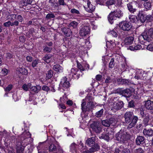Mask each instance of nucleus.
<instances>
[{"mask_svg": "<svg viewBox=\"0 0 153 153\" xmlns=\"http://www.w3.org/2000/svg\"><path fill=\"white\" fill-rule=\"evenodd\" d=\"M116 0H108L106 2V4L108 5H111L115 4Z\"/></svg>", "mask_w": 153, "mask_h": 153, "instance_id": "42", "label": "nucleus"}, {"mask_svg": "<svg viewBox=\"0 0 153 153\" xmlns=\"http://www.w3.org/2000/svg\"><path fill=\"white\" fill-rule=\"evenodd\" d=\"M109 33L112 34V35L115 37H117V34L116 32L113 30L111 31Z\"/></svg>", "mask_w": 153, "mask_h": 153, "instance_id": "54", "label": "nucleus"}, {"mask_svg": "<svg viewBox=\"0 0 153 153\" xmlns=\"http://www.w3.org/2000/svg\"><path fill=\"white\" fill-rule=\"evenodd\" d=\"M79 147L81 149V151L82 152L83 151L84 149H85L86 147H84L83 143L81 142L79 144Z\"/></svg>", "mask_w": 153, "mask_h": 153, "instance_id": "60", "label": "nucleus"}, {"mask_svg": "<svg viewBox=\"0 0 153 153\" xmlns=\"http://www.w3.org/2000/svg\"><path fill=\"white\" fill-rule=\"evenodd\" d=\"M52 49V48H49L48 47L46 46L44 48L43 51L45 52L48 53L51 52Z\"/></svg>", "mask_w": 153, "mask_h": 153, "instance_id": "49", "label": "nucleus"}, {"mask_svg": "<svg viewBox=\"0 0 153 153\" xmlns=\"http://www.w3.org/2000/svg\"><path fill=\"white\" fill-rule=\"evenodd\" d=\"M26 58L28 62H31L33 60L32 57L30 56H27Z\"/></svg>", "mask_w": 153, "mask_h": 153, "instance_id": "62", "label": "nucleus"}, {"mask_svg": "<svg viewBox=\"0 0 153 153\" xmlns=\"http://www.w3.org/2000/svg\"><path fill=\"white\" fill-rule=\"evenodd\" d=\"M2 72L3 74V76H5L7 74V70L5 68L2 69Z\"/></svg>", "mask_w": 153, "mask_h": 153, "instance_id": "63", "label": "nucleus"}, {"mask_svg": "<svg viewBox=\"0 0 153 153\" xmlns=\"http://www.w3.org/2000/svg\"><path fill=\"white\" fill-rule=\"evenodd\" d=\"M120 93L126 97H129L131 95V91L128 88L120 90Z\"/></svg>", "mask_w": 153, "mask_h": 153, "instance_id": "9", "label": "nucleus"}, {"mask_svg": "<svg viewBox=\"0 0 153 153\" xmlns=\"http://www.w3.org/2000/svg\"><path fill=\"white\" fill-rule=\"evenodd\" d=\"M57 148L56 146L54 144H51L49 147V151L50 152L56 151Z\"/></svg>", "mask_w": 153, "mask_h": 153, "instance_id": "38", "label": "nucleus"}, {"mask_svg": "<svg viewBox=\"0 0 153 153\" xmlns=\"http://www.w3.org/2000/svg\"><path fill=\"white\" fill-rule=\"evenodd\" d=\"M144 135L146 137H151L153 136V130L151 129H144L143 131Z\"/></svg>", "mask_w": 153, "mask_h": 153, "instance_id": "13", "label": "nucleus"}, {"mask_svg": "<svg viewBox=\"0 0 153 153\" xmlns=\"http://www.w3.org/2000/svg\"><path fill=\"white\" fill-rule=\"evenodd\" d=\"M78 25V23L75 21H74L71 22L69 25L70 27H72L73 28H76Z\"/></svg>", "mask_w": 153, "mask_h": 153, "instance_id": "41", "label": "nucleus"}, {"mask_svg": "<svg viewBox=\"0 0 153 153\" xmlns=\"http://www.w3.org/2000/svg\"><path fill=\"white\" fill-rule=\"evenodd\" d=\"M124 131L120 130V131L117 133L115 135V137L117 139L118 141H121L122 136L123 135V132Z\"/></svg>", "mask_w": 153, "mask_h": 153, "instance_id": "22", "label": "nucleus"}, {"mask_svg": "<svg viewBox=\"0 0 153 153\" xmlns=\"http://www.w3.org/2000/svg\"><path fill=\"white\" fill-rule=\"evenodd\" d=\"M18 71L23 74L26 75L28 74L27 70L24 68H19L18 69Z\"/></svg>", "mask_w": 153, "mask_h": 153, "instance_id": "34", "label": "nucleus"}, {"mask_svg": "<svg viewBox=\"0 0 153 153\" xmlns=\"http://www.w3.org/2000/svg\"><path fill=\"white\" fill-rule=\"evenodd\" d=\"M81 104L82 109L83 111H89L92 110L95 106L94 103L92 102H88L87 105L85 106L86 103L84 102V100H82Z\"/></svg>", "mask_w": 153, "mask_h": 153, "instance_id": "5", "label": "nucleus"}, {"mask_svg": "<svg viewBox=\"0 0 153 153\" xmlns=\"http://www.w3.org/2000/svg\"><path fill=\"white\" fill-rule=\"evenodd\" d=\"M110 125H111L113 126H115L116 124H117L118 122L117 119L114 117H113L108 119Z\"/></svg>", "mask_w": 153, "mask_h": 153, "instance_id": "21", "label": "nucleus"}, {"mask_svg": "<svg viewBox=\"0 0 153 153\" xmlns=\"http://www.w3.org/2000/svg\"><path fill=\"white\" fill-rule=\"evenodd\" d=\"M61 31L67 36H70L72 35V31L70 29L66 27H63L61 28Z\"/></svg>", "mask_w": 153, "mask_h": 153, "instance_id": "14", "label": "nucleus"}, {"mask_svg": "<svg viewBox=\"0 0 153 153\" xmlns=\"http://www.w3.org/2000/svg\"><path fill=\"white\" fill-rule=\"evenodd\" d=\"M100 139H103L105 140L108 141L109 140V135L108 134L104 133L101 134L99 137Z\"/></svg>", "mask_w": 153, "mask_h": 153, "instance_id": "29", "label": "nucleus"}, {"mask_svg": "<svg viewBox=\"0 0 153 153\" xmlns=\"http://www.w3.org/2000/svg\"><path fill=\"white\" fill-rule=\"evenodd\" d=\"M117 82L119 84L126 85H130L131 84V82L128 80L121 78L118 79Z\"/></svg>", "mask_w": 153, "mask_h": 153, "instance_id": "12", "label": "nucleus"}, {"mask_svg": "<svg viewBox=\"0 0 153 153\" xmlns=\"http://www.w3.org/2000/svg\"><path fill=\"white\" fill-rule=\"evenodd\" d=\"M117 18L114 12H112L108 15V20L110 23L112 24L113 22V21L116 20Z\"/></svg>", "mask_w": 153, "mask_h": 153, "instance_id": "16", "label": "nucleus"}, {"mask_svg": "<svg viewBox=\"0 0 153 153\" xmlns=\"http://www.w3.org/2000/svg\"><path fill=\"white\" fill-rule=\"evenodd\" d=\"M91 127L96 133H100L102 130L100 124L98 122H94L91 124Z\"/></svg>", "mask_w": 153, "mask_h": 153, "instance_id": "6", "label": "nucleus"}, {"mask_svg": "<svg viewBox=\"0 0 153 153\" xmlns=\"http://www.w3.org/2000/svg\"><path fill=\"white\" fill-rule=\"evenodd\" d=\"M16 15L13 14H11L10 15V21H14L16 18Z\"/></svg>", "mask_w": 153, "mask_h": 153, "instance_id": "52", "label": "nucleus"}, {"mask_svg": "<svg viewBox=\"0 0 153 153\" xmlns=\"http://www.w3.org/2000/svg\"><path fill=\"white\" fill-rule=\"evenodd\" d=\"M119 27L124 31H129L132 29V25L130 22L124 21L119 23Z\"/></svg>", "mask_w": 153, "mask_h": 153, "instance_id": "4", "label": "nucleus"}, {"mask_svg": "<svg viewBox=\"0 0 153 153\" xmlns=\"http://www.w3.org/2000/svg\"><path fill=\"white\" fill-rule=\"evenodd\" d=\"M53 69L56 71L61 72L62 71L63 68L60 65H56L53 67Z\"/></svg>", "mask_w": 153, "mask_h": 153, "instance_id": "30", "label": "nucleus"}, {"mask_svg": "<svg viewBox=\"0 0 153 153\" xmlns=\"http://www.w3.org/2000/svg\"><path fill=\"white\" fill-rule=\"evenodd\" d=\"M114 58H112L109 64V67L110 68H113L114 66Z\"/></svg>", "mask_w": 153, "mask_h": 153, "instance_id": "45", "label": "nucleus"}, {"mask_svg": "<svg viewBox=\"0 0 153 153\" xmlns=\"http://www.w3.org/2000/svg\"><path fill=\"white\" fill-rule=\"evenodd\" d=\"M123 135L122 136L121 141L126 140L127 139L130 138V135L126 131H124L123 134Z\"/></svg>", "mask_w": 153, "mask_h": 153, "instance_id": "25", "label": "nucleus"}, {"mask_svg": "<svg viewBox=\"0 0 153 153\" xmlns=\"http://www.w3.org/2000/svg\"><path fill=\"white\" fill-rule=\"evenodd\" d=\"M16 146L17 153H23L24 147L22 145L21 143L19 142L17 143Z\"/></svg>", "mask_w": 153, "mask_h": 153, "instance_id": "15", "label": "nucleus"}, {"mask_svg": "<svg viewBox=\"0 0 153 153\" xmlns=\"http://www.w3.org/2000/svg\"><path fill=\"white\" fill-rule=\"evenodd\" d=\"M133 152L134 153H144V151L141 148H140L134 150Z\"/></svg>", "mask_w": 153, "mask_h": 153, "instance_id": "48", "label": "nucleus"}, {"mask_svg": "<svg viewBox=\"0 0 153 153\" xmlns=\"http://www.w3.org/2000/svg\"><path fill=\"white\" fill-rule=\"evenodd\" d=\"M128 106L130 108L134 106V102L133 100H131L128 102Z\"/></svg>", "mask_w": 153, "mask_h": 153, "instance_id": "58", "label": "nucleus"}, {"mask_svg": "<svg viewBox=\"0 0 153 153\" xmlns=\"http://www.w3.org/2000/svg\"><path fill=\"white\" fill-rule=\"evenodd\" d=\"M40 63V62L38 59H36L33 60L32 63V66L33 68L37 67L38 64Z\"/></svg>", "mask_w": 153, "mask_h": 153, "instance_id": "37", "label": "nucleus"}, {"mask_svg": "<svg viewBox=\"0 0 153 153\" xmlns=\"http://www.w3.org/2000/svg\"><path fill=\"white\" fill-rule=\"evenodd\" d=\"M146 108L149 110H153V101L150 100H147L144 104Z\"/></svg>", "mask_w": 153, "mask_h": 153, "instance_id": "10", "label": "nucleus"}, {"mask_svg": "<svg viewBox=\"0 0 153 153\" xmlns=\"http://www.w3.org/2000/svg\"><path fill=\"white\" fill-rule=\"evenodd\" d=\"M100 149V146L97 144H96L95 145L90 148L89 150L91 152L93 153L95 152L98 151Z\"/></svg>", "mask_w": 153, "mask_h": 153, "instance_id": "28", "label": "nucleus"}, {"mask_svg": "<svg viewBox=\"0 0 153 153\" xmlns=\"http://www.w3.org/2000/svg\"><path fill=\"white\" fill-rule=\"evenodd\" d=\"M102 123L103 126L107 127H109L110 125L108 119L102 120Z\"/></svg>", "mask_w": 153, "mask_h": 153, "instance_id": "35", "label": "nucleus"}, {"mask_svg": "<svg viewBox=\"0 0 153 153\" xmlns=\"http://www.w3.org/2000/svg\"><path fill=\"white\" fill-rule=\"evenodd\" d=\"M114 12L117 18H120L123 16V11L120 9L117 10Z\"/></svg>", "mask_w": 153, "mask_h": 153, "instance_id": "27", "label": "nucleus"}, {"mask_svg": "<svg viewBox=\"0 0 153 153\" xmlns=\"http://www.w3.org/2000/svg\"><path fill=\"white\" fill-rule=\"evenodd\" d=\"M135 3V2H129L127 4L128 10L132 13H134L136 10V9L133 7V5Z\"/></svg>", "mask_w": 153, "mask_h": 153, "instance_id": "17", "label": "nucleus"}, {"mask_svg": "<svg viewBox=\"0 0 153 153\" xmlns=\"http://www.w3.org/2000/svg\"><path fill=\"white\" fill-rule=\"evenodd\" d=\"M89 31L90 28L88 26H82L80 27L79 34L81 36H85L89 33Z\"/></svg>", "mask_w": 153, "mask_h": 153, "instance_id": "7", "label": "nucleus"}, {"mask_svg": "<svg viewBox=\"0 0 153 153\" xmlns=\"http://www.w3.org/2000/svg\"><path fill=\"white\" fill-rule=\"evenodd\" d=\"M77 69L72 68L71 70V73L72 74V76H73L74 75H76V73L77 71Z\"/></svg>", "mask_w": 153, "mask_h": 153, "instance_id": "53", "label": "nucleus"}, {"mask_svg": "<svg viewBox=\"0 0 153 153\" xmlns=\"http://www.w3.org/2000/svg\"><path fill=\"white\" fill-rule=\"evenodd\" d=\"M17 19L20 22H22L23 19L22 16L20 15H19L17 17Z\"/></svg>", "mask_w": 153, "mask_h": 153, "instance_id": "61", "label": "nucleus"}, {"mask_svg": "<svg viewBox=\"0 0 153 153\" xmlns=\"http://www.w3.org/2000/svg\"><path fill=\"white\" fill-rule=\"evenodd\" d=\"M84 100V102H91L93 100V98L92 96L90 95H87L85 97V99Z\"/></svg>", "mask_w": 153, "mask_h": 153, "instance_id": "44", "label": "nucleus"}, {"mask_svg": "<svg viewBox=\"0 0 153 153\" xmlns=\"http://www.w3.org/2000/svg\"><path fill=\"white\" fill-rule=\"evenodd\" d=\"M13 88V85H9L5 89V90L6 91H10Z\"/></svg>", "mask_w": 153, "mask_h": 153, "instance_id": "55", "label": "nucleus"}, {"mask_svg": "<svg viewBox=\"0 0 153 153\" xmlns=\"http://www.w3.org/2000/svg\"><path fill=\"white\" fill-rule=\"evenodd\" d=\"M147 49L150 51H153V45L152 44L149 45L147 47Z\"/></svg>", "mask_w": 153, "mask_h": 153, "instance_id": "56", "label": "nucleus"}, {"mask_svg": "<svg viewBox=\"0 0 153 153\" xmlns=\"http://www.w3.org/2000/svg\"><path fill=\"white\" fill-rule=\"evenodd\" d=\"M67 78L66 77H63L60 82V85L65 88H67L70 86V83L67 81Z\"/></svg>", "mask_w": 153, "mask_h": 153, "instance_id": "8", "label": "nucleus"}, {"mask_svg": "<svg viewBox=\"0 0 153 153\" xmlns=\"http://www.w3.org/2000/svg\"><path fill=\"white\" fill-rule=\"evenodd\" d=\"M124 149L123 146H121L118 149H116L114 153H123V150Z\"/></svg>", "mask_w": 153, "mask_h": 153, "instance_id": "39", "label": "nucleus"}, {"mask_svg": "<svg viewBox=\"0 0 153 153\" xmlns=\"http://www.w3.org/2000/svg\"><path fill=\"white\" fill-rule=\"evenodd\" d=\"M52 55L50 54H46L43 57V59L46 63H49L50 62L51 60V58Z\"/></svg>", "mask_w": 153, "mask_h": 153, "instance_id": "26", "label": "nucleus"}, {"mask_svg": "<svg viewBox=\"0 0 153 153\" xmlns=\"http://www.w3.org/2000/svg\"><path fill=\"white\" fill-rule=\"evenodd\" d=\"M42 89L46 91H48L49 90L48 87L47 86L44 85L42 87Z\"/></svg>", "mask_w": 153, "mask_h": 153, "instance_id": "64", "label": "nucleus"}, {"mask_svg": "<svg viewBox=\"0 0 153 153\" xmlns=\"http://www.w3.org/2000/svg\"><path fill=\"white\" fill-rule=\"evenodd\" d=\"M143 5L146 11L150 10L152 7L151 3L149 2H145Z\"/></svg>", "mask_w": 153, "mask_h": 153, "instance_id": "32", "label": "nucleus"}, {"mask_svg": "<svg viewBox=\"0 0 153 153\" xmlns=\"http://www.w3.org/2000/svg\"><path fill=\"white\" fill-rule=\"evenodd\" d=\"M119 98L116 97H114L112 100V104H111V110H117L120 109L123 106V103L122 101H119Z\"/></svg>", "mask_w": 153, "mask_h": 153, "instance_id": "2", "label": "nucleus"}, {"mask_svg": "<svg viewBox=\"0 0 153 153\" xmlns=\"http://www.w3.org/2000/svg\"><path fill=\"white\" fill-rule=\"evenodd\" d=\"M88 7L87 8V11L90 13H91L94 11L95 7L93 6L89 1L87 2Z\"/></svg>", "mask_w": 153, "mask_h": 153, "instance_id": "23", "label": "nucleus"}, {"mask_svg": "<svg viewBox=\"0 0 153 153\" xmlns=\"http://www.w3.org/2000/svg\"><path fill=\"white\" fill-rule=\"evenodd\" d=\"M125 123H129L128 127L130 128L134 127L136 125L138 118L136 116L133 115L132 112H126L124 115Z\"/></svg>", "mask_w": 153, "mask_h": 153, "instance_id": "1", "label": "nucleus"}, {"mask_svg": "<svg viewBox=\"0 0 153 153\" xmlns=\"http://www.w3.org/2000/svg\"><path fill=\"white\" fill-rule=\"evenodd\" d=\"M71 13L73 14H79L80 13L79 12L78 10H77L74 8L72 9L71 10Z\"/></svg>", "mask_w": 153, "mask_h": 153, "instance_id": "51", "label": "nucleus"}, {"mask_svg": "<svg viewBox=\"0 0 153 153\" xmlns=\"http://www.w3.org/2000/svg\"><path fill=\"white\" fill-rule=\"evenodd\" d=\"M95 137H92L88 138L87 140H86L85 143L87 145L91 146L94 145H95Z\"/></svg>", "mask_w": 153, "mask_h": 153, "instance_id": "11", "label": "nucleus"}, {"mask_svg": "<svg viewBox=\"0 0 153 153\" xmlns=\"http://www.w3.org/2000/svg\"><path fill=\"white\" fill-rule=\"evenodd\" d=\"M134 38L132 36H129L126 38L124 40L125 44L126 45H131L134 41Z\"/></svg>", "mask_w": 153, "mask_h": 153, "instance_id": "19", "label": "nucleus"}, {"mask_svg": "<svg viewBox=\"0 0 153 153\" xmlns=\"http://www.w3.org/2000/svg\"><path fill=\"white\" fill-rule=\"evenodd\" d=\"M143 39L148 42H150L153 39V28L145 30L142 33L141 36Z\"/></svg>", "mask_w": 153, "mask_h": 153, "instance_id": "3", "label": "nucleus"}, {"mask_svg": "<svg viewBox=\"0 0 153 153\" xmlns=\"http://www.w3.org/2000/svg\"><path fill=\"white\" fill-rule=\"evenodd\" d=\"M149 117L148 115L146 116L143 119V121L145 125H149L148 123L149 120Z\"/></svg>", "mask_w": 153, "mask_h": 153, "instance_id": "43", "label": "nucleus"}, {"mask_svg": "<svg viewBox=\"0 0 153 153\" xmlns=\"http://www.w3.org/2000/svg\"><path fill=\"white\" fill-rule=\"evenodd\" d=\"M112 79L110 76H107V78L106 79L105 82L106 83H109L112 82Z\"/></svg>", "mask_w": 153, "mask_h": 153, "instance_id": "57", "label": "nucleus"}, {"mask_svg": "<svg viewBox=\"0 0 153 153\" xmlns=\"http://www.w3.org/2000/svg\"><path fill=\"white\" fill-rule=\"evenodd\" d=\"M129 18L130 21L134 23L137 21V19L136 16L133 15H130Z\"/></svg>", "mask_w": 153, "mask_h": 153, "instance_id": "40", "label": "nucleus"}, {"mask_svg": "<svg viewBox=\"0 0 153 153\" xmlns=\"http://www.w3.org/2000/svg\"><path fill=\"white\" fill-rule=\"evenodd\" d=\"M137 15L140 18V20L141 22L143 23L145 22L146 20V17H144L142 11H139Z\"/></svg>", "mask_w": 153, "mask_h": 153, "instance_id": "24", "label": "nucleus"}, {"mask_svg": "<svg viewBox=\"0 0 153 153\" xmlns=\"http://www.w3.org/2000/svg\"><path fill=\"white\" fill-rule=\"evenodd\" d=\"M55 17L53 13H48L47 15L46 18L47 19H49L51 18H54Z\"/></svg>", "mask_w": 153, "mask_h": 153, "instance_id": "50", "label": "nucleus"}, {"mask_svg": "<svg viewBox=\"0 0 153 153\" xmlns=\"http://www.w3.org/2000/svg\"><path fill=\"white\" fill-rule=\"evenodd\" d=\"M77 145L75 143H71L70 146V150L72 152H75L76 150Z\"/></svg>", "mask_w": 153, "mask_h": 153, "instance_id": "33", "label": "nucleus"}, {"mask_svg": "<svg viewBox=\"0 0 153 153\" xmlns=\"http://www.w3.org/2000/svg\"><path fill=\"white\" fill-rule=\"evenodd\" d=\"M141 48V45H138L136 46H129V49L131 51H134L140 50Z\"/></svg>", "mask_w": 153, "mask_h": 153, "instance_id": "31", "label": "nucleus"}, {"mask_svg": "<svg viewBox=\"0 0 153 153\" xmlns=\"http://www.w3.org/2000/svg\"><path fill=\"white\" fill-rule=\"evenodd\" d=\"M53 74L52 71L50 70L48 71V73L46 74V77L48 79H50L52 76Z\"/></svg>", "mask_w": 153, "mask_h": 153, "instance_id": "47", "label": "nucleus"}, {"mask_svg": "<svg viewBox=\"0 0 153 153\" xmlns=\"http://www.w3.org/2000/svg\"><path fill=\"white\" fill-rule=\"evenodd\" d=\"M30 91L35 93H38L41 89V87L39 85L32 86L30 88Z\"/></svg>", "mask_w": 153, "mask_h": 153, "instance_id": "20", "label": "nucleus"}, {"mask_svg": "<svg viewBox=\"0 0 153 153\" xmlns=\"http://www.w3.org/2000/svg\"><path fill=\"white\" fill-rule=\"evenodd\" d=\"M12 22L10 21H8L4 24V25L5 27H9L10 25L11 26Z\"/></svg>", "mask_w": 153, "mask_h": 153, "instance_id": "59", "label": "nucleus"}, {"mask_svg": "<svg viewBox=\"0 0 153 153\" xmlns=\"http://www.w3.org/2000/svg\"><path fill=\"white\" fill-rule=\"evenodd\" d=\"M31 86V84L30 83H28L27 84H24L22 86V88L25 91H27L29 88H30Z\"/></svg>", "mask_w": 153, "mask_h": 153, "instance_id": "36", "label": "nucleus"}, {"mask_svg": "<svg viewBox=\"0 0 153 153\" xmlns=\"http://www.w3.org/2000/svg\"><path fill=\"white\" fill-rule=\"evenodd\" d=\"M103 112V109H102L96 113V116L98 117H100L102 115Z\"/></svg>", "mask_w": 153, "mask_h": 153, "instance_id": "46", "label": "nucleus"}, {"mask_svg": "<svg viewBox=\"0 0 153 153\" xmlns=\"http://www.w3.org/2000/svg\"><path fill=\"white\" fill-rule=\"evenodd\" d=\"M145 139L143 137L140 136L137 137L136 140V142L137 145H140L144 143Z\"/></svg>", "mask_w": 153, "mask_h": 153, "instance_id": "18", "label": "nucleus"}]
</instances>
